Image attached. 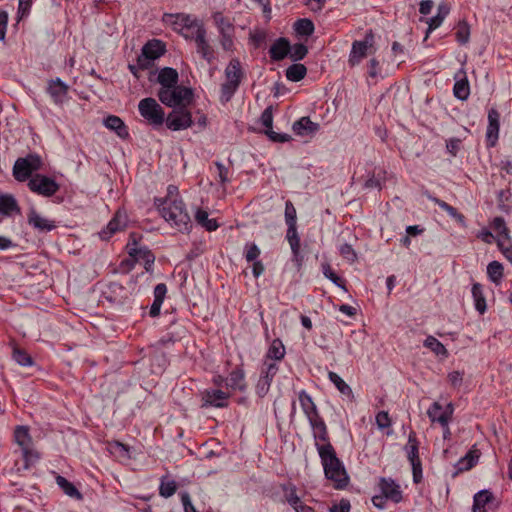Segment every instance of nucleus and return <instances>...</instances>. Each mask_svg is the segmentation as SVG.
I'll return each mask as SVG.
<instances>
[{
  "label": "nucleus",
  "mask_w": 512,
  "mask_h": 512,
  "mask_svg": "<svg viewBox=\"0 0 512 512\" xmlns=\"http://www.w3.org/2000/svg\"><path fill=\"white\" fill-rule=\"evenodd\" d=\"M178 485L175 480L168 476H162L159 485V495L164 498L173 496L177 491Z\"/></svg>",
  "instance_id": "a19ab883"
},
{
  "label": "nucleus",
  "mask_w": 512,
  "mask_h": 512,
  "mask_svg": "<svg viewBox=\"0 0 512 512\" xmlns=\"http://www.w3.org/2000/svg\"><path fill=\"white\" fill-rule=\"evenodd\" d=\"M375 420H376L377 427L381 430L391 427L392 421H391V418H390L388 412H386V411L378 412Z\"/></svg>",
  "instance_id": "e2e57ef3"
},
{
  "label": "nucleus",
  "mask_w": 512,
  "mask_h": 512,
  "mask_svg": "<svg viewBox=\"0 0 512 512\" xmlns=\"http://www.w3.org/2000/svg\"><path fill=\"white\" fill-rule=\"evenodd\" d=\"M162 21L170 25L174 31L179 33L186 40L195 41L198 36L206 32V28L202 21L188 14L165 13Z\"/></svg>",
  "instance_id": "7ed1b4c3"
},
{
  "label": "nucleus",
  "mask_w": 512,
  "mask_h": 512,
  "mask_svg": "<svg viewBox=\"0 0 512 512\" xmlns=\"http://www.w3.org/2000/svg\"><path fill=\"white\" fill-rule=\"evenodd\" d=\"M68 90V85L59 78L52 79L48 82L47 92L56 104H61L65 101Z\"/></svg>",
  "instance_id": "393cba45"
},
{
  "label": "nucleus",
  "mask_w": 512,
  "mask_h": 512,
  "mask_svg": "<svg viewBox=\"0 0 512 512\" xmlns=\"http://www.w3.org/2000/svg\"><path fill=\"white\" fill-rule=\"evenodd\" d=\"M290 43L286 38L277 39L269 49L270 58L273 61H281L289 55Z\"/></svg>",
  "instance_id": "cd10ccee"
},
{
  "label": "nucleus",
  "mask_w": 512,
  "mask_h": 512,
  "mask_svg": "<svg viewBox=\"0 0 512 512\" xmlns=\"http://www.w3.org/2000/svg\"><path fill=\"white\" fill-rule=\"evenodd\" d=\"M140 239L141 236L139 234L131 233L126 250L134 262L143 261L145 270L149 272L155 262V256L147 247L139 246Z\"/></svg>",
  "instance_id": "1a4fd4ad"
},
{
  "label": "nucleus",
  "mask_w": 512,
  "mask_h": 512,
  "mask_svg": "<svg viewBox=\"0 0 512 512\" xmlns=\"http://www.w3.org/2000/svg\"><path fill=\"white\" fill-rule=\"evenodd\" d=\"M28 187L33 193L44 197H51L59 190V185L54 179L42 174L33 175L29 179Z\"/></svg>",
  "instance_id": "2eb2a0df"
},
{
  "label": "nucleus",
  "mask_w": 512,
  "mask_h": 512,
  "mask_svg": "<svg viewBox=\"0 0 512 512\" xmlns=\"http://www.w3.org/2000/svg\"><path fill=\"white\" fill-rule=\"evenodd\" d=\"M298 400L311 427L314 441L326 440V436L329 434L328 427L312 397L305 390H301L298 393Z\"/></svg>",
  "instance_id": "20e7f679"
},
{
  "label": "nucleus",
  "mask_w": 512,
  "mask_h": 512,
  "mask_svg": "<svg viewBox=\"0 0 512 512\" xmlns=\"http://www.w3.org/2000/svg\"><path fill=\"white\" fill-rule=\"evenodd\" d=\"M424 346L430 349L437 356H448V351L445 346L433 336H428L424 341Z\"/></svg>",
  "instance_id": "a18cd8bd"
},
{
  "label": "nucleus",
  "mask_w": 512,
  "mask_h": 512,
  "mask_svg": "<svg viewBox=\"0 0 512 512\" xmlns=\"http://www.w3.org/2000/svg\"><path fill=\"white\" fill-rule=\"evenodd\" d=\"M492 499V494L489 491L483 490L475 494L474 507H485V505Z\"/></svg>",
  "instance_id": "052dcab7"
},
{
  "label": "nucleus",
  "mask_w": 512,
  "mask_h": 512,
  "mask_svg": "<svg viewBox=\"0 0 512 512\" xmlns=\"http://www.w3.org/2000/svg\"><path fill=\"white\" fill-rule=\"evenodd\" d=\"M328 378L342 395L348 397L350 400H354L351 387L337 373L329 371Z\"/></svg>",
  "instance_id": "c9c22d12"
},
{
  "label": "nucleus",
  "mask_w": 512,
  "mask_h": 512,
  "mask_svg": "<svg viewBox=\"0 0 512 512\" xmlns=\"http://www.w3.org/2000/svg\"><path fill=\"white\" fill-rule=\"evenodd\" d=\"M307 74V69L303 64L295 63L286 69V78L293 82L302 80Z\"/></svg>",
  "instance_id": "37998d69"
},
{
  "label": "nucleus",
  "mask_w": 512,
  "mask_h": 512,
  "mask_svg": "<svg viewBox=\"0 0 512 512\" xmlns=\"http://www.w3.org/2000/svg\"><path fill=\"white\" fill-rule=\"evenodd\" d=\"M260 123L262 124L265 129L272 128L273 124V113H272V107H267L260 116Z\"/></svg>",
  "instance_id": "0e129e2a"
},
{
  "label": "nucleus",
  "mask_w": 512,
  "mask_h": 512,
  "mask_svg": "<svg viewBox=\"0 0 512 512\" xmlns=\"http://www.w3.org/2000/svg\"><path fill=\"white\" fill-rule=\"evenodd\" d=\"M197 53L208 63L215 60V50L207 39V31L194 41Z\"/></svg>",
  "instance_id": "a878e982"
},
{
  "label": "nucleus",
  "mask_w": 512,
  "mask_h": 512,
  "mask_svg": "<svg viewBox=\"0 0 512 512\" xmlns=\"http://www.w3.org/2000/svg\"><path fill=\"white\" fill-rule=\"evenodd\" d=\"M14 441L22 449L33 446V440L27 426H16L14 430Z\"/></svg>",
  "instance_id": "72a5a7b5"
},
{
  "label": "nucleus",
  "mask_w": 512,
  "mask_h": 512,
  "mask_svg": "<svg viewBox=\"0 0 512 512\" xmlns=\"http://www.w3.org/2000/svg\"><path fill=\"white\" fill-rule=\"evenodd\" d=\"M430 199L442 210H444L450 217L454 218L461 226H466L465 216L462 213L458 212L456 208L436 197H430Z\"/></svg>",
  "instance_id": "f704fd0d"
},
{
  "label": "nucleus",
  "mask_w": 512,
  "mask_h": 512,
  "mask_svg": "<svg viewBox=\"0 0 512 512\" xmlns=\"http://www.w3.org/2000/svg\"><path fill=\"white\" fill-rule=\"evenodd\" d=\"M127 222L128 217L126 212L118 210L108 223L106 229L100 232V237L103 240H108L113 234L123 230L127 226Z\"/></svg>",
  "instance_id": "4be33fe9"
},
{
  "label": "nucleus",
  "mask_w": 512,
  "mask_h": 512,
  "mask_svg": "<svg viewBox=\"0 0 512 512\" xmlns=\"http://www.w3.org/2000/svg\"><path fill=\"white\" fill-rule=\"evenodd\" d=\"M330 512H349L350 502L346 499H342L339 504H335L329 509Z\"/></svg>",
  "instance_id": "774afa93"
},
{
  "label": "nucleus",
  "mask_w": 512,
  "mask_h": 512,
  "mask_svg": "<svg viewBox=\"0 0 512 512\" xmlns=\"http://www.w3.org/2000/svg\"><path fill=\"white\" fill-rule=\"evenodd\" d=\"M497 246L500 251L503 253L505 258L512 263V243L511 239L505 240V238H499L497 240Z\"/></svg>",
  "instance_id": "13d9d810"
},
{
  "label": "nucleus",
  "mask_w": 512,
  "mask_h": 512,
  "mask_svg": "<svg viewBox=\"0 0 512 512\" xmlns=\"http://www.w3.org/2000/svg\"><path fill=\"white\" fill-rule=\"evenodd\" d=\"M227 386L233 390L244 392L247 389V383L245 381V372L242 367L237 366L231 371L229 376L226 378Z\"/></svg>",
  "instance_id": "bb28decb"
},
{
  "label": "nucleus",
  "mask_w": 512,
  "mask_h": 512,
  "mask_svg": "<svg viewBox=\"0 0 512 512\" xmlns=\"http://www.w3.org/2000/svg\"><path fill=\"white\" fill-rule=\"evenodd\" d=\"M308 53L306 45L298 43L290 46L289 56L293 61L302 60Z\"/></svg>",
  "instance_id": "6e6d98bb"
},
{
  "label": "nucleus",
  "mask_w": 512,
  "mask_h": 512,
  "mask_svg": "<svg viewBox=\"0 0 512 512\" xmlns=\"http://www.w3.org/2000/svg\"><path fill=\"white\" fill-rule=\"evenodd\" d=\"M294 133L299 136L312 134L319 129V124L314 123L309 117H302L293 124Z\"/></svg>",
  "instance_id": "2f4dec72"
},
{
  "label": "nucleus",
  "mask_w": 512,
  "mask_h": 512,
  "mask_svg": "<svg viewBox=\"0 0 512 512\" xmlns=\"http://www.w3.org/2000/svg\"><path fill=\"white\" fill-rule=\"evenodd\" d=\"M314 24L310 19H299L294 23V30L299 36L308 37L314 32Z\"/></svg>",
  "instance_id": "c03bdc74"
},
{
  "label": "nucleus",
  "mask_w": 512,
  "mask_h": 512,
  "mask_svg": "<svg viewBox=\"0 0 512 512\" xmlns=\"http://www.w3.org/2000/svg\"><path fill=\"white\" fill-rule=\"evenodd\" d=\"M103 296L112 304L122 305L129 299L131 292L118 282H110L103 291Z\"/></svg>",
  "instance_id": "412c9836"
},
{
  "label": "nucleus",
  "mask_w": 512,
  "mask_h": 512,
  "mask_svg": "<svg viewBox=\"0 0 512 512\" xmlns=\"http://www.w3.org/2000/svg\"><path fill=\"white\" fill-rule=\"evenodd\" d=\"M178 79V72L170 67L162 68L157 77V81L161 85L160 89L173 88L177 85Z\"/></svg>",
  "instance_id": "c85d7f7f"
},
{
  "label": "nucleus",
  "mask_w": 512,
  "mask_h": 512,
  "mask_svg": "<svg viewBox=\"0 0 512 512\" xmlns=\"http://www.w3.org/2000/svg\"><path fill=\"white\" fill-rule=\"evenodd\" d=\"M165 122L167 128L173 131L187 129L193 124L192 115L186 108L174 110L167 116Z\"/></svg>",
  "instance_id": "a211bd4d"
},
{
  "label": "nucleus",
  "mask_w": 512,
  "mask_h": 512,
  "mask_svg": "<svg viewBox=\"0 0 512 512\" xmlns=\"http://www.w3.org/2000/svg\"><path fill=\"white\" fill-rule=\"evenodd\" d=\"M374 44L375 37L372 30L366 32L363 40L354 41L349 54V65L354 67L358 65L368 54L373 53L372 49H374Z\"/></svg>",
  "instance_id": "f8f14e48"
},
{
  "label": "nucleus",
  "mask_w": 512,
  "mask_h": 512,
  "mask_svg": "<svg viewBox=\"0 0 512 512\" xmlns=\"http://www.w3.org/2000/svg\"><path fill=\"white\" fill-rule=\"evenodd\" d=\"M488 125L486 128V146L487 148H493L496 146L499 139L500 131V113L497 109L491 108L488 111Z\"/></svg>",
  "instance_id": "aec40b11"
},
{
  "label": "nucleus",
  "mask_w": 512,
  "mask_h": 512,
  "mask_svg": "<svg viewBox=\"0 0 512 512\" xmlns=\"http://www.w3.org/2000/svg\"><path fill=\"white\" fill-rule=\"evenodd\" d=\"M456 40L460 44H466L470 38V27L466 21L459 22L457 26V31L455 33Z\"/></svg>",
  "instance_id": "5fc2aeb1"
},
{
  "label": "nucleus",
  "mask_w": 512,
  "mask_h": 512,
  "mask_svg": "<svg viewBox=\"0 0 512 512\" xmlns=\"http://www.w3.org/2000/svg\"><path fill=\"white\" fill-rule=\"evenodd\" d=\"M264 133L268 136V138L273 141V142H278V143H284V142H288L291 140V136L289 134H286V133H277L275 131H273L272 128L270 129H265L264 130Z\"/></svg>",
  "instance_id": "680f3d73"
},
{
  "label": "nucleus",
  "mask_w": 512,
  "mask_h": 512,
  "mask_svg": "<svg viewBox=\"0 0 512 512\" xmlns=\"http://www.w3.org/2000/svg\"><path fill=\"white\" fill-rule=\"evenodd\" d=\"M454 96L460 100H466L470 94L469 83L466 77L455 82L453 87Z\"/></svg>",
  "instance_id": "de8ad7c7"
},
{
  "label": "nucleus",
  "mask_w": 512,
  "mask_h": 512,
  "mask_svg": "<svg viewBox=\"0 0 512 512\" xmlns=\"http://www.w3.org/2000/svg\"><path fill=\"white\" fill-rule=\"evenodd\" d=\"M28 224L39 232H50L56 228L55 221L50 220L35 209H31L27 215Z\"/></svg>",
  "instance_id": "5701e85b"
},
{
  "label": "nucleus",
  "mask_w": 512,
  "mask_h": 512,
  "mask_svg": "<svg viewBox=\"0 0 512 512\" xmlns=\"http://www.w3.org/2000/svg\"><path fill=\"white\" fill-rule=\"evenodd\" d=\"M283 491L286 501L290 506L293 507V509L297 507L300 503H302L299 496L297 495V489L295 485L289 484L287 486H284Z\"/></svg>",
  "instance_id": "8fccbe9b"
},
{
  "label": "nucleus",
  "mask_w": 512,
  "mask_h": 512,
  "mask_svg": "<svg viewBox=\"0 0 512 512\" xmlns=\"http://www.w3.org/2000/svg\"><path fill=\"white\" fill-rule=\"evenodd\" d=\"M215 166L218 172L219 182L224 185L229 182V170L220 162H215Z\"/></svg>",
  "instance_id": "69168bd1"
},
{
  "label": "nucleus",
  "mask_w": 512,
  "mask_h": 512,
  "mask_svg": "<svg viewBox=\"0 0 512 512\" xmlns=\"http://www.w3.org/2000/svg\"><path fill=\"white\" fill-rule=\"evenodd\" d=\"M230 394L220 389H205L201 392L202 407L224 408L228 406Z\"/></svg>",
  "instance_id": "6ab92c4d"
},
{
  "label": "nucleus",
  "mask_w": 512,
  "mask_h": 512,
  "mask_svg": "<svg viewBox=\"0 0 512 512\" xmlns=\"http://www.w3.org/2000/svg\"><path fill=\"white\" fill-rule=\"evenodd\" d=\"M42 166L41 158L37 155H28L18 158L13 166V176L17 181L24 182L32 177L33 172Z\"/></svg>",
  "instance_id": "ddd939ff"
},
{
  "label": "nucleus",
  "mask_w": 512,
  "mask_h": 512,
  "mask_svg": "<svg viewBox=\"0 0 512 512\" xmlns=\"http://www.w3.org/2000/svg\"><path fill=\"white\" fill-rule=\"evenodd\" d=\"M322 272L326 278L331 280L338 287L346 290L345 281L341 279L331 268L329 263L322 264Z\"/></svg>",
  "instance_id": "864d4df0"
},
{
  "label": "nucleus",
  "mask_w": 512,
  "mask_h": 512,
  "mask_svg": "<svg viewBox=\"0 0 512 512\" xmlns=\"http://www.w3.org/2000/svg\"><path fill=\"white\" fill-rule=\"evenodd\" d=\"M22 457L24 460V469H29L31 466H33L39 459L40 454L38 451H36L33 446H28L21 449Z\"/></svg>",
  "instance_id": "49530a36"
},
{
  "label": "nucleus",
  "mask_w": 512,
  "mask_h": 512,
  "mask_svg": "<svg viewBox=\"0 0 512 512\" xmlns=\"http://www.w3.org/2000/svg\"><path fill=\"white\" fill-rule=\"evenodd\" d=\"M56 482L59 485V487L63 490V492L69 497L77 500H81L83 498L82 494L75 487V485L68 481L65 477L57 476Z\"/></svg>",
  "instance_id": "79ce46f5"
},
{
  "label": "nucleus",
  "mask_w": 512,
  "mask_h": 512,
  "mask_svg": "<svg viewBox=\"0 0 512 512\" xmlns=\"http://www.w3.org/2000/svg\"><path fill=\"white\" fill-rule=\"evenodd\" d=\"M450 7L446 3H441L437 9V15L430 18L428 23V31H433L438 28L446 16L449 14Z\"/></svg>",
  "instance_id": "58836bf2"
},
{
  "label": "nucleus",
  "mask_w": 512,
  "mask_h": 512,
  "mask_svg": "<svg viewBox=\"0 0 512 512\" xmlns=\"http://www.w3.org/2000/svg\"><path fill=\"white\" fill-rule=\"evenodd\" d=\"M155 205L165 221L176 230L181 233L191 230L192 221L177 186L169 185L166 196L156 199Z\"/></svg>",
  "instance_id": "f257e3e1"
},
{
  "label": "nucleus",
  "mask_w": 512,
  "mask_h": 512,
  "mask_svg": "<svg viewBox=\"0 0 512 512\" xmlns=\"http://www.w3.org/2000/svg\"><path fill=\"white\" fill-rule=\"evenodd\" d=\"M226 81L221 86V97L229 101L238 89L243 78L241 63L238 59H232L225 68Z\"/></svg>",
  "instance_id": "0eeeda50"
},
{
  "label": "nucleus",
  "mask_w": 512,
  "mask_h": 512,
  "mask_svg": "<svg viewBox=\"0 0 512 512\" xmlns=\"http://www.w3.org/2000/svg\"><path fill=\"white\" fill-rule=\"evenodd\" d=\"M18 15L20 18L27 16L32 6V0H18Z\"/></svg>",
  "instance_id": "338daca9"
},
{
  "label": "nucleus",
  "mask_w": 512,
  "mask_h": 512,
  "mask_svg": "<svg viewBox=\"0 0 512 512\" xmlns=\"http://www.w3.org/2000/svg\"><path fill=\"white\" fill-rule=\"evenodd\" d=\"M314 445L323 466L326 479L333 483L335 489L341 490L346 488L349 483V476L342 461L338 458L335 448L330 442L329 434H327L326 440L318 439V441H314Z\"/></svg>",
  "instance_id": "f03ea898"
},
{
  "label": "nucleus",
  "mask_w": 512,
  "mask_h": 512,
  "mask_svg": "<svg viewBox=\"0 0 512 512\" xmlns=\"http://www.w3.org/2000/svg\"><path fill=\"white\" fill-rule=\"evenodd\" d=\"M285 354V346L283 345L280 339L276 338L271 342L265 354L264 361L274 362L278 364V362L285 357Z\"/></svg>",
  "instance_id": "c756f323"
},
{
  "label": "nucleus",
  "mask_w": 512,
  "mask_h": 512,
  "mask_svg": "<svg viewBox=\"0 0 512 512\" xmlns=\"http://www.w3.org/2000/svg\"><path fill=\"white\" fill-rule=\"evenodd\" d=\"M166 52L165 44L158 39L149 40L141 49L138 56V67L147 70L152 67L153 62Z\"/></svg>",
  "instance_id": "9b49d317"
},
{
  "label": "nucleus",
  "mask_w": 512,
  "mask_h": 512,
  "mask_svg": "<svg viewBox=\"0 0 512 512\" xmlns=\"http://www.w3.org/2000/svg\"><path fill=\"white\" fill-rule=\"evenodd\" d=\"M104 125L106 128L114 131L121 139H127L129 137L128 128L122 119L115 115H110L104 119Z\"/></svg>",
  "instance_id": "7c9ffc66"
},
{
  "label": "nucleus",
  "mask_w": 512,
  "mask_h": 512,
  "mask_svg": "<svg viewBox=\"0 0 512 512\" xmlns=\"http://www.w3.org/2000/svg\"><path fill=\"white\" fill-rule=\"evenodd\" d=\"M13 212H19L15 198L12 195L0 194V214L10 216Z\"/></svg>",
  "instance_id": "e433bc0d"
},
{
  "label": "nucleus",
  "mask_w": 512,
  "mask_h": 512,
  "mask_svg": "<svg viewBox=\"0 0 512 512\" xmlns=\"http://www.w3.org/2000/svg\"><path fill=\"white\" fill-rule=\"evenodd\" d=\"M340 255L350 263L357 260V253L350 244H343L339 249Z\"/></svg>",
  "instance_id": "bf43d9fd"
},
{
  "label": "nucleus",
  "mask_w": 512,
  "mask_h": 512,
  "mask_svg": "<svg viewBox=\"0 0 512 512\" xmlns=\"http://www.w3.org/2000/svg\"><path fill=\"white\" fill-rule=\"evenodd\" d=\"M261 251L255 243H246L244 247V256L247 262L257 261Z\"/></svg>",
  "instance_id": "4d7b16f0"
},
{
  "label": "nucleus",
  "mask_w": 512,
  "mask_h": 512,
  "mask_svg": "<svg viewBox=\"0 0 512 512\" xmlns=\"http://www.w3.org/2000/svg\"><path fill=\"white\" fill-rule=\"evenodd\" d=\"M453 413L454 407L452 403H448L443 407L439 402H434L427 410V416L430 421L440 426L448 425L452 419Z\"/></svg>",
  "instance_id": "f3484780"
},
{
  "label": "nucleus",
  "mask_w": 512,
  "mask_h": 512,
  "mask_svg": "<svg viewBox=\"0 0 512 512\" xmlns=\"http://www.w3.org/2000/svg\"><path fill=\"white\" fill-rule=\"evenodd\" d=\"M471 292L474 299L475 309L480 314H484L487 307L482 285L479 283H474Z\"/></svg>",
  "instance_id": "4c0bfd02"
},
{
  "label": "nucleus",
  "mask_w": 512,
  "mask_h": 512,
  "mask_svg": "<svg viewBox=\"0 0 512 512\" xmlns=\"http://www.w3.org/2000/svg\"><path fill=\"white\" fill-rule=\"evenodd\" d=\"M379 488L386 499H390L395 503H399L402 500V491L394 480L390 478H380Z\"/></svg>",
  "instance_id": "b1692460"
},
{
  "label": "nucleus",
  "mask_w": 512,
  "mask_h": 512,
  "mask_svg": "<svg viewBox=\"0 0 512 512\" xmlns=\"http://www.w3.org/2000/svg\"><path fill=\"white\" fill-rule=\"evenodd\" d=\"M404 450L412 466L413 480L415 483H419L422 479V464L419 457V443L415 432L409 433Z\"/></svg>",
  "instance_id": "4468645a"
},
{
  "label": "nucleus",
  "mask_w": 512,
  "mask_h": 512,
  "mask_svg": "<svg viewBox=\"0 0 512 512\" xmlns=\"http://www.w3.org/2000/svg\"><path fill=\"white\" fill-rule=\"evenodd\" d=\"M285 222L287 225L286 239L292 251L293 261L300 268L304 258L300 251V237L297 232V212L289 200L285 203Z\"/></svg>",
  "instance_id": "39448f33"
},
{
  "label": "nucleus",
  "mask_w": 512,
  "mask_h": 512,
  "mask_svg": "<svg viewBox=\"0 0 512 512\" xmlns=\"http://www.w3.org/2000/svg\"><path fill=\"white\" fill-rule=\"evenodd\" d=\"M157 96L168 107L186 108L192 103L194 93L191 88L175 85L173 88L159 89Z\"/></svg>",
  "instance_id": "423d86ee"
},
{
  "label": "nucleus",
  "mask_w": 512,
  "mask_h": 512,
  "mask_svg": "<svg viewBox=\"0 0 512 512\" xmlns=\"http://www.w3.org/2000/svg\"><path fill=\"white\" fill-rule=\"evenodd\" d=\"M214 24L219 32V42L223 50H234L235 26L232 20L223 15L222 12H215L212 15Z\"/></svg>",
  "instance_id": "6e6552de"
},
{
  "label": "nucleus",
  "mask_w": 512,
  "mask_h": 512,
  "mask_svg": "<svg viewBox=\"0 0 512 512\" xmlns=\"http://www.w3.org/2000/svg\"><path fill=\"white\" fill-rule=\"evenodd\" d=\"M140 115L153 127H160L165 122V113L163 108L154 98L147 97L138 104Z\"/></svg>",
  "instance_id": "9d476101"
},
{
  "label": "nucleus",
  "mask_w": 512,
  "mask_h": 512,
  "mask_svg": "<svg viewBox=\"0 0 512 512\" xmlns=\"http://www.w3.org/2000/svg\"><path fill=\"white\" fill-rule=\"evenodd\" d=\"M491 227L499 234L500 238H505V240L508 241L510 240L509 229L506 226L504 218L495 217L491 222Z\"/></svg>",
  "instance_id": "603ef678"
},
{
  "label": "nucleus",
  "mask_w": 512,
  "mask_h": 512,
  "mask_svg": "<svg viewBox=\"0 0 512 512\" xmlns=\"http://www.w3.org/2000/svg\"><path fill=\"white\" fill-rule=\"evenodd\" d=\"M480 452L477 449H471L456 464L457 473L470 470L478 461Z\"/></svg>",
  "instance_id": "473e14b6"
},
{
  "label": "nucleus",
  "mask_w": 512,
  "mask_h": 512,
  "mask_svg": "<svg viewBox=\"0 0 512 512\" xmlns=\"http://www.w3.org/2000/svg\"><path fill=\"white\" fill-rule=\"evenodd\" d=\"M279 370L278 364L274 362L263 361L260 377L255 386L256 394L263 398L270 390L271 383Z\"/></svg>",
  "instance_id": "dca6fc26"
},
{
  "label": "nucleus",
  "mask_w": 512,
  "mask_h": 512,
  "mask_svg": "<svg viewBox=\"0 0 512 512\" xmlns=\"http://www.w3.org/2000/svg\"><path fill=\"white\" fill-rule=\"evenodd\" d=\"M13 359L21 366H32L33 365V359L32 357L23 349H20L19 347L13 348Z\"/></svg>",
  "instance_id": "3c124183"
},
{
  "label": "nucleus",
  "mask_w": 512,
  "mask_h": 512,
  "mask_svg": "<svg viewBox=\"0 0 512 512\" xmlns=\"http://www.w3.org/2000/svg\"><path fill=\"white\" fill-rule=\"evenodd\" d=\"M196 222L205 228L207 231H215L218 228L216 219L209 218L208 212L198 209L195 213Z\"/></svg>",
  "instance_id": "ea45409f"
},
{
  "label": "nucleus",
  "mask_w": 512,
  "mask_h": 512,
  "mask_svg": "<svg viewBox=\"0 0 512 512\" xmlns=\"http://www.w3.org/2000/svg\"><path fill=\"white\" fill-rule=\"evenodd\" d=\"M487 274L489 279L495 283L499 284L501 279L503 278V266L498 261H492L487 266Z\"/></svg>",
  "instance_id": "09e8293b"
}]
</instances>
